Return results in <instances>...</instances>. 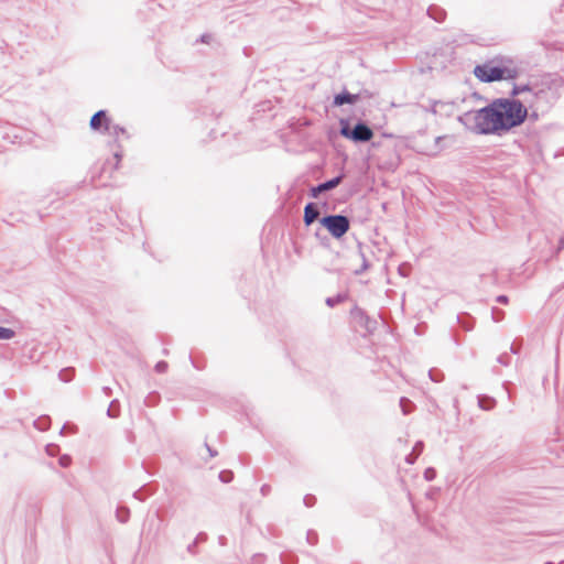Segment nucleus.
I'll use <instances>...</instances> for the list:
<instances>
[{
	"label": "nucleus",
	"instance_id": "obj_17",
	"mask_svg": "<svg viewBox=\"0 0 564 564\" xmlns=\"http://www.w3.org/2000/svg\"><path fill=\"white\" fill-rule=\"evenodd\" d=\"M422 448L423 444L421 442L416 443V445L413 448L414 452H417L416 456L422 452Z\"/></svg>",
	"mask_w": 564,
	"mask_h": 564
},
{
	"label": "nucleus",
	"instance_id": "obj_19",
	"mask_svg": "<svg viewBox=\"0 0 564 564\" xmlns=\"http://www.w3.org/2000/svg\"><path fill=\"white\" fill-rule=\"evenodd\" d=\"M45 423H46V420H41V421H40V424H39V427H40V429H42V430H44V429H45V426H44V425H45Z\"/></svg>",
	"mask_w": 564,
	"mask_h": 564
},
{
	"label": "nucleus",
	"instance_id": "obj_2",
	"mask_svg": "<svg viewBox=\"0 0 564 564\" xmlns=\"http://www.w3.org/2000/svg\"><path fill=\"white\" fill-rule=\"evenodd\" d=\"M474 75L484 83L514 79L519 75V68L512 59L498 57L477 65L474 68Z\"/></svg>",
	"mask_w": 564,
	"mask_h": 564
},
{
	"label": "nucleus",
	"instance_id": "obj_7",
	"mask_svg": "<svg viewBox=\"0 0 564 564\" xmlns=\"http://www.w3.org/2000/svg\"><path fill=\"white\" fill-rule=\"evenodd\" d=\"M340 182H341V176H337L333 180H329L325 183L319 184L318 186L312 188L313 197H316L318 193L335 188L336 186H338L340 184Z\"/></svg>",
	"mask_w": 564,
	"mask_h": 564
},
{
	"label": "nucleus",
	"instance_id": "obj_3",
	"mask_svg": "<svg viewBox=\"0 0 564 564\" xmlns=\"http://www.w3.org/2000/svg\"><path fill=\"white\" fill-rule=\"evenodd\" d=\"M321 224L336 239L341 238L349 230V220L343 215L326 216L321 219Z\"/></svg>",
	"mask_w": 564,
	"mask_h": 564
},
{
	"label": "nucleus",
	"instance_id": "obj_25",
	"mask_svg": "<svg viewBox=\"0 0 564 564\" xmlns=\"http://www.w3.org/2000/svg\"><path fill=\"white\" fill-rule=\"evenodd\" d=\"M46 451H48L50 454H53V449H50V447H46Z\"/></svg>",
	"mask_w": 564,
	"mask_h": 564
},
{
	"label": "nucleus",
	"instance_id": "obj_4",
	"mask_svg": "<svg viewBox=\"0 0 564 564\" xmlns=\"http://www.w3.org/2000/svg\"><path fill=\"white\" fill-rule=\"evenodd\" d=\"M340 134L345 138L360 142L369 141L373 137V132L368 126L358 123L352 130H350L348 123L344 121H341Z\"/></svg>",
	"mask_w": 564,
	"mask_h": 564
},
{
	"label": "nucleus",
	"instance_id": "obj_10",
	"mask_svg": "<svg viewBox=\"0 0 564 564\" xmlns=\"http://www.w3.org/2000/svg\"><path fill=\"white\" fill-rule=\"evenodd\" d=\"M14 337V332L11 328L0 326V339H11Z\"/></svg>",
	"mask_w": 564,
	"mask_h": 564
},
{
	"label": "nucleus",
	"instance_id": "obj_12",
	"mask_svg": "<svg viewBox=\"0 0 564 564\" xmlns=\"http://www.w3.org/2000/svg\"><path fill=\"white\" fill-rule=\"evenodd\" d=\"M219 478L221 479V481L228 482L232 479V473L228 470L221 471L219 474Z\"/></svg>",
	"mask_w": 564,
	"mask_h": 564
},
{
	"label": "nucleus",
	"instance_id": "obj_16",
	"mask_svg": "<svg viewBox=\"0 0 564 564\" xmlns=\"http://www.w3.org/2000/svg\"><path fill=\"white\" fill-rule=\"evenodd\" d=\"M59 464L63 467H67L70 464V458L68 456H63L59 458Z\"/></svg>",
	"mask_w": 564,
	"mask_h": 564
},
{
	"label": "nucleus",
	"instance_id": "obj_22",
	"mask_svg": "<svg viewBox=\"0 0 564 564\" xmlns=\"http://www.w3.org/2000/svg\"><path fill=\"white\" fill-rule=\"evenodd\" d=\"M408 462H409L410 464H413V463H414V458H410V457H409V458H408Z\"/></svg>",
	"mask_w": 564,
	"mask_h": 564
},
{
	"label": "nucleus",
	"instance_id": "obj_1",
	"mask_svg": "<svg viewBox=\"0 0 564 564\" xmlns=\"http://www.w3.org/2000/svg\"><path fill=\"white\" fill-rule=\"evenodd\" d=\"M527 117L528 108L520 100L500 98L485 108L464 113L462 121L477 133L492 134L520 126Z\"/></svg>",
	"mask_w": 564,
	"mask_h": 564
},
{
	"label": "nucleus",
	"instance_id": "obj_21",
	"mask_svg": "<svg viewBox=\"0 0 564 564\" xmlns=\"http://www.w3.org/2000/svg\"><path fill=\"white\" fill-rule=\"evenodd\" d=\"M326 302H327V304H328L329 306H332V305L334 304V302H333V300H332V299H327V301H326Z\"/></svg>",
	"mask_w": 564,
	"mask_h": 564
},
{
	"label": "nucleus",
	"instance_id": "obj_11",
	"mask_svg": "<svg viewBox=\"0 0 564 564\" xmlns=\"http://www.w3.org/2000/svg\"><path fill=\"white\" fill-rule=\"evenodd\" d=\"M400 405H401L402 412L404 414L410 413V411H411V409H410L411 402L408 399L402 398L400 400Z\"/></svg>",
	"mask_w": 564,
	"mask_h": 564
},
{
	"label": "nucleus",
	"instance_id": "obj_23",
	"mask_svg": "<svg viewBox=\"0 0 564 564\" xmlns=\"http://www.w3.org/2000/svg\"><path fill=\"white\" fill-rule=\"evenodd\" d=\"M429 14H430L431 17H433V10H432V9H430V10H429Z\"/></svg>",
	"mask_w": 564,
	"mask_h": 564
},
{
	"label": "nucleus",
	"instance_id": "obj_15",
	"mask_svg": "<svg viewBox=\"0 0 564 564\" xmlns=\"http://www.w3.org/2000/svg\"><path fill=\"white\" fill-rule=\"evenodd\" d=\"M424 476L427 480H432L435 477V470L432 468H429L425 470Z\"/></svg>",
	"mask_w": 564,
	"mask_h": 564
},
{
	"label": "nucleus",
	"instance_id": "obj_24",
	"mask_svg": "<svg viewBox=\"0 0 564 564\" xmlns=\"http://www.w3.org/2000/svg\"><path fill=\"white\" fill-rule=\"evenodd\" d=\"M46 451H48L50 454H53V449H50V447H46Z\"/></svg>",
	"mask_w": 564,
	"mask_h": 564
},
{
	"label": "nucleus",
	"instance_id": "obj_18",
	"mask_svg": "<svg viewBox=\"0 0 564 564\" xmlns=\"http://www.w3.org/2000/svg\"><path fill=\"white\" fill-rule=\"evenodd\" d=\"M499 303L506 304L508 302V297L506 295H500L497 297Z\"/></svg>",
	"mask_w": 564,
	"mask_h": 564
},
{
	"label": "nucleus",
	"instance_id": "obj_26",
	"mask_svg": "<svg viewBox=\"0 0 564 564\" xmlns=\"http://www.w3.org/2000/svg\"><path fill=\"white\" fill-rule=\"evenodd\" d=\"M202 41H203V42H207L206 36H203V37H202Z\"/></svg>",
	"mask_w": 564,
	"mask_h": 564
},
{
	"label": "nucleus",
	"instance_id": "obj_6",
	"mask_svg": "<svg viewBox=\"0 0 564 564\" xmlns=\"http://www.w3.org/2000/svg\"><path fill=\"white\" fill-rule=\"evenodd\" d=\"M104 126L105 131L111 133L110 121L104 110L96 112L90 120V128L93 130H99Z\"/></svg>",
	"mask_w": 564,
	"mask_h": 564
},
{
	"label": "nucleus",
	"instance_id": "obj_5",
	"mask_svg": "<svg viewBox=\"0 0 564 564\" xmlns=\"http://www.w3.org/2000/svg\"><path fill=\"white\" fill-rule=\"evenodd\" d=\"M541 91H533L529 86H514L512 89L513 96H523L522 99H519L522 105L527 108L533 107L534 100L539 98Z\"/></svg>",
	"mask_w": 564,
	"mask_h": 564
},
{
	"label": "nucleus",
	"instance_id": "obj_20",
	"mask_svg": "<svg viewBox=\"0 0 564 564\" xmlns=\"http://www.w3.org/2000/svg\"><path fill=\"white\" fill-rule=\"evenodd\" d=\"M479 404H480V408H484V409H489L490 408L489 405H485L482 400L479 401Z\"/></svg>",
	"mask_w": 564,
	"mask_h": 564
},
{
	"label": "nucleus",
	"instance_id": "obj_13",
	"mask_svg": "<svg viewBox=\"0 0 564 564\" xmlns=\"http://www.w3.org/2000/svg\"><path fill=\"white\" fill-rule=\"evenodd\" d=\"M167 368V364L165 361H160L155 365V370L158 372H164Z\"/></svg>",
	"mask_w": 564,
	"mask_h": 564
},
{
	"label": "nucleus",
	"instance_id": "obj_14",
	"mask_svg": "<svg viewBox=\"0 0 564 564\" xmlns=\"http://www.w3.org/2000/svg\"><path fill=\"white\" fill-rule=\"evenodd\" d=\"M128 513V510H118L117 516L121 522H124L127 520Z\"/></svg>",
	"mask_w": 564,
	"mask_h": 564
},
{
	"label": "nucleus",
	"instance_id": "obj_8",
	"mask_svg": "<svg viewBox=\"0 0 564 564\" xmlns=\"http://www.w3.org/2000/svg\"><path fill=\"white\" fill-rule=\"evenodd\" d=\"M358 100V95H352L349 93H341L335 96L334 105L341 106L344 104H355Z\"/></svg>",
	"mask_w": 564,
	"mask_h": 564
},
{
	"label": "nucleus",
	"instance_id": "obj_9",
	"mask_svg": "<svg viewBox=\"0 0 564 564\" xmlns=\"http://www.w3.org/2000/svg\"><path fill=\"white\" fill-rule=\"evenodd\" d=\"M319 213L317 208L312 204H307L304 209V223L305 225H311L317 217Z\"/></svg>",
	"mask_w": 564,
	"mask_h": 564
}]
</instances>
